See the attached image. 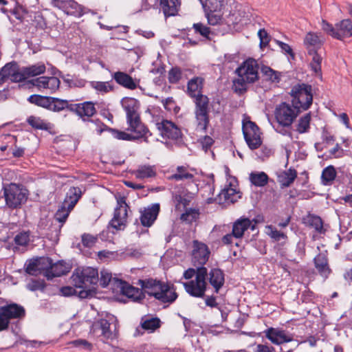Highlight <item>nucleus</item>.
Instances as JSON below:
<instances>
[{
	"label": "nucleus",
	"mask_w": 352,
	"mask_h": 352,
	"mask_svg": "<svg viewBox=\"0 0 352 352\" xmlns=\"http://www.w3.org/2000/svg\"><path fill=\"white\" fill-rule=\"evenodd\" d=\"M71 279L74 286L80 289L78 296L86 298L92 296L96 292L95 286L99 280L98 272L91 267L77 268L74 270Z\"/></svg>",
	"instance_id": "obj_1"
},
{
	"label": "nucleus",
	"mask_w": 352,
	"mask_h": 352,
	"mask_svg": "<svg viewBox=\"0 0 352 352\" xmlns=\"http://www.w3.org/2000/svg\"><path fill=\"white\" fill-rule=\"evenodd\" d=\"M139 283L148 296L163 303H172L177 298L173 285L152 278L140 280Z\"/></svg>",
	"instance_id": "obj_2"
},
{
	"label": "nucleus",
	"mask_w": 352,
	"mask_h": 352,
	"mask_svg": "<svg viewBox=\"0 0 352 352\" xmlns=\"http://www.w3.org/2000/svg\"><path fill=\"white\" fill-rule=\"evenodd\" d=\"M258 64L253 58H248L236 69L239 77L233 81L236 92L242 93L247 89L248 83H253L258 79Z\"/></svg>",
	"instance_id": "obj_3"
},
{
	"label": "nucleus",
	"mask_w": 352,
	"mask_h": 352,
	"mask_svg": "<svg viewBox=\"0 0 352 352\" xmlns=\"http://www.w3.org/2000/svg\"><path fill=\"white\" fill-rule=\"evenodd\" d=\"M193 102L196 129L206 133L210 124V99L207 96L203 95L193 98Z\"/></svg>",
	"instance_id": "obj_4"
},
{
	"label": "nucleus",
	"mask_w": 352,
	"mask_h": 352,
	"mask_svg": "<svg viewBox=\"0 0 352 352\" xmlns=\"http://www.w3.org/2000/svg\"><path fill=\"white\" fill-rule=\"evenodd\" d=\"M292 102L302 112L307 111L313 103L312 87L305 83H298L292 87L289 93Z\"/></svg>",
	"instance_id": "obj_5"
},
{
	"label": "nucleus",
	"mask_w": 352,
	"mask_h": 352,
	"mask_svg": "<svg viewBox=\"0 0 352 352\" xmlns=\"http://www.w3.org/2000/svg\"><path fill=\"white\" fill-rule=\"evenodd\" d=\"M81 190L78 187H72L69 189L64 201L58 208L54 216L55 219L61 223L60 227L66 221L70 212L81 197Z\"/></svg>",
	"instance_id": "obj_6"
},
{
	"label": "nucleus",
	"mask_w": 352,
	"mask_h": 352,
	"mask_svg": "<svg viewBox=\"0 0 352 352\" xmlns=\"http://www.w3.org/2000/svg\"><path fill=\"white\" fill-rule=\"evenodd\" d=\"M25 316V308L17 303L10 302L0 307V331L9 327L11 320L18 321Z\"/></svg>",
	"instance_id": "obj_7"
},
{
	"label": "nucleus",
	"mask_w": 352,
	"mask_h": 352,
	"mask_svg": "<svg viewBox=\"0 0 352 352\" xmlns=\"http://www.w3.org/2000/svg\"><path fill=\"white\" fill-rule=\"evenodd\" d=\"M301 111L292 102H283L277 104L274 116L277 122L283 127L290 126Z\"/></svg>",
	"instance_id": "obj_8"
},
{
	"label": "nucleus",
	"mask_w": 352,
	"mask_h": 352,
	"mask_svg": "<svg viewBox=\"0 0 352 352\" xmlns=\"http://www.w3.org/2000/svg\"><path fill=\"white\" fill-rule=\"evenodd\" d=\"M207 268L198 267L195 280L184 283L186 292L192 297L204 298L206 291Z\"/></svg>",
	"instance_id": "obj_9"
},
{
	"label": "nucleus",
	"mask_w": 352,
	"mask_h": 352,
	"mask_svg": "<svg viewBox=\"0 0 352 352\" xmlns=\"http://www.w3.org/2000/svg\"><path fill=\"white\" fill-rule=\"evenodd\" d=\"M3 195L6 205L10 208H16L26 201L27 190L19 185L10 184L3 188Z\"/></svg>",
	"instance_id": "obj_10"
},
{
	"label": "nucleus",
	"mask_w": 352,
	"mask_h": 352,
	"mask_svg": "<svg viewBox=\"0 0 352 352\" xmlns=\"http://www.w3.org/2000/svg\"><path fill=\"white\" fill-rule=\"evenodd\" d=\"M322 28L328 34L339 40L352 36V21L351 19H343L336 23L335 27L322 20Z\"/></svg>",
	"instance_id": "obj_11"
},
{
	"label": "nucleus",
	"mask_w": 352,
	"mask_h": 352,
	"mask_svg": "<svg viewBox=\"0 0 352 352\" xmlns=\"http://www.w3.org/2000/svg\"><path fill=\"white\" fill-rule=\"evenodd\" d=\"M242 129L245 140L251 150H255L261 146V133L254 122L250 120L243 122Z\"/></svg>",
	"instance_id": "obj_12"
},
{
	"label": "nucleus",
	"mask_w": 352,
	"mask_h": 352,
	"mask_svg": "<svg viewBox=\"0 0 352 352\" xmlns=\"http://www.w3.org/2000/svg\"><path fill=\"white\" fill-rule=\"evenodd\" d=\"M129 206L126 203L124 197H120L117 199V206L115 208L114 215L110 221V225L116 230H124L127 221L128 209Z\"/></svg>",
	"instance_id": "obj_13"
},
{
	"label": "nucleus",
	"mask_w": 352,
	"mask_h": 352,
	"mask_svg": "<svg viewBox=\"0 0 352 352\" xmlns=\"http://www.w3.org/2000/svg\"><path fill=\"white\" fill-rule=\"evenodd\" d=\"M8 80L14 82L23 81L22 67L20 68L16 62L6 64L0 70V85Z\"/></svg>",
	"instance_id": "obj_14"
},
{
	"label": "nucleus",
	"mask_w": 352,
	"mask_h": 352,
	"mask_svg": "<svg viewBox=\"0 0 352 352\" xmlns=\"http://www.w3.org/2000/svg\"><path fill=\"white\" fill-rule=\"evenodd\" d=\"M210 254V251L206 244L197 240L192 241V261L195 266L204 267Z\"/></svg>",
	"instance_id": "obj_15"
},
{
	"label": "nucleus",
	"mask_w": 352,
	"mask_h": 352,
	"mask_svg": "<svg viewBox=\"0 0 352 352\" xmlns=\"http://www.w3.org/2000/svg\"><path fill=\"white\" fill-rule=\"evenodd\" d=\"M129 125L128 130L133 133L134 140L142 138L145 142H148V135H151L148 128L142 122L140 116L126 120Z\"/></svg>",
	"instance_id": "obj_16"
},
{
	"label": "nucleus",
	"mask_w": 352,
	"mask_h": 352,
	"mask_svg": "<svg viewBox=\"0 0 352 352\" xmlns=\"http://www.w3.org/2000/svg\"><path fill=\"white\" fill-rule=\"evenodd\" d=\"M160 210L159 204H153L143 210H140V220L144 227H151L157 218Z\"/></svg>",
	"instance_id": "obj_17"
},
{
	"label": "nucleus",
	"mask_w": 352,
	"mask_h": 352,
	"mask_svg": "<svg viewBox=\"0 0 352 352\" xmlns=\"http://www.w3.org/2000/svg\"><path fill=\"white\" fill-rule=\"evenodd\" d=\"M157 129L162 136L171 140H178L182 136L180 129L173 122L164 120L157 123Z\"/></svg>",
	"instance_id": "obj_18"
},
{
	"label": "nucleus",
	"mask_w": 352,
	"mask_h": 352,
	"mask_svg": "<svg viewBox=\"0 0 352 352\" xmlns=\"http://www.w3.org/2000/svg\"><path fill=\"white\" fill-rule=\"evenodd\" d=\"M120 103L126 112V120H131L132 118L140 116L138 113L140 102L138 100L133 98L124 97L121 100Z\"/></svg>",
	"instance_id": "obj_19"
},
{
	"label": "nucleus",
	"mask_w": 352,
	"mask_h": 352,
	"mask_svg": "<svg viewBox=\"0 0 352 352\" xmlns=\"http://www.w3.org/2000/svg\"><path fill=\"white\" fill-rule=\"evenodd\" d=\"M112 78L120 86L134 90L138 87L139 80L133 79L130 75L123 72H116L112 74Z\"/></svg>",
	"instance_id": "obj_20"
},
{
	"label": "nucleus",
	"mask_w": 352,
	"mask_h": 352,
	"mask_svg": "<svg viewBox=\"0 0 352 352\" xmlns=\"http://www.w3.org/2000/svg\"><path fill=\"white\" fill-rule=\"evenodd\" d=\"M206 280L214 289V292L218 293L224 284V273L219 268H212L209 273L207 272Z\"/></svg>",
	"instance_id": "obj_21"
},
{
	"label": "nucleus",
	"mask_w": 352,
	"mask_h": 352,
	"mask_svg": "<svg viewBox=\"0 0 352 352\" xmlns=\"http://www.w3.org/2000/svg\"><path fill=\"white\" fill-rule=\"evenodd\" d=\"M248 228L254 230L255 226L252 223V221L248 218L241 217L233 223L232 235L236 239L241 238Z\"/></svg>",
	"instance_id": "obj_22"
},
{
	"label": "nucleus",
	"mask_w": 352,
	"mask_h": 352,
	"mask_svg": "<svg viewBox=\"0 0 352 352\" xmlns=\"http://www.w3.org/2000/svg\"><path fill=\"white\" fill-rule=\"evenodd\" d=\"M265 336L272 343L276 344H280L292 340V338L287 336L284 331L272 327L265 331Z\"/></svg>",
	"instance_id": "obj_23"
},
{
	"label": "nucleus",
	"mask_w": 352,
	"mask_h": 352,
	"mask_svg": "<svg viewBox=\"0 0 352 352\" xmlns=\"http://www.w3.org/2000/svg\"><path fill=\"white\" fill-rule=\"evenodd\" d=\"M111 323L107 319H100L93 325V331L98 333L99 336H102L104 339L109 340L113 338V333L110 328Z\"/></svg>",
	"instance_id": "obj_24"
},
{
	"label": "nucleus",
	"mask_w": 352,
	"mask_h": 352,
	"mask_svg": "<svg viewBox=\"0 0 352 352\" xmlns=\"http://www.w3.org/2000/svg\"><path fill=\"white\" fill-rule=\"evenodd\" d=\"M315 267L318 273L324 278H327L330 274L331 270L328 263L327 256L325 253H320L314 258Z\"/></svg>",
	"instance_id": "obj_25"
},
{
	"label": "nucleus",
	"mask_w": 352,
	"mask_h": 352,
	"mask_svg": "<svg viewBox=\"0 0 352 352\" xmlns=\"http://www.w3.org/2000/svg\"><path fill=\"white\" fill-rule=\"evenodd\" d=\"M204 79L201 77H195L188 82L187 94L192 98H197L199 96H203Z\"/></svg>",
	"instance_id": "obj_26"
},
{
	"label": "nucleus",
	"mask_w": 352,
	"mask_h": 352,
	"mask_svg": "<svg viewBox=\"0 0 352 352\" xmlns=\"http://www.w3.org/2000/svg\"><path fill=\"white\" fill-rule=\"evenodd\" d=\"M302 223L309 227L314 228L320 234H324L326 231L324 228L322 219L318 215L309 213L302 218Z\"/></svg>",
	"instance_id": "obj_27"
},
{
	"label": "nucleus",
	"mask_w": 352,
	"mask_h": 352,
	"mask_svg": "<svg viewBox=\"0 0 352 352\" xmlns=\"http://www.w3.org/2000/svg\"><path fill=\"white\" fill-rule=\"evenodd\" d=\"M160 8L165 16H175L180 6L179 0H160Z\"/></svg>",
	"instance_id": "obj_28"
},
{
	"label": "nucleus",
	"mask_w": 352,
	"mask_h": 352,
	"mask_svg": "<svg viewBox=\"0 0 352 352\" xmlns=\"http://www.w3.org/2000/svg\"><path fill=\"white\" fill-rule=\"evenodd\" d=\"M122 294L133 301H139L142 299V289L135 287L126 282L121 283Z\"/></svg>",
	"instance_id": "obj_29"
},
{
	"label": "nucleus",
	"mask_w": 352,
	"mask_h": 352,
	"mask_svg": "<svg viewBox=\"0 0 352 352\" xmlns=\"http://www.w3.org/2000/svg\"><path fill=\"white\" fill-rule=\"evenodd\" d=\"M46 67L43 63H38L35 65L22 67L23 80L38 75L43 74L45 72Z\"/></svg>",
	"instance_id": "obj_30"
},
{
	"label": "nucleus",
	"mask_w": 352,
	"mask_h": 352,
	"mask_svg": "<svg viewBox=\"0 0 352 352\" xmlns=\"http://www.w3.org/2000/svg\"><path fill=\"white\" fill-rule=\"evenodd\" d=\"M297 177V172L294 168L283 171L278 176V182L281 188L289 187Z\"/></svg>",
	"instance_id": "obj_31"
},
{
	"label": "nucleus",
	"mask_w": 352,
	"mask_h": 352,
	"mask_svg": "<svg viewBox=\"0 0 352 352\" xmlns=\"http://www.w3.org/2000/svg\"><path fill=\"white\" fill-rule=\"evenodd\" d=\"M219 199L227 203H234L240 197V192L236 191L234 188L227 187L223 188L219 195Z\"/></svg>",
	"instance_id": "obj_32"
},
{
	"label": "nucleus",
	"mask_w": 352,
	"mask_h": 352,
	"mask_svg": "<svg viewBox=\"0 0 352 352\" xmlns=\"http://www.w3.org/2000/svg\"><path fill=\"white\" fill-rule=\"evenodd\" d=\"M68 272L67 267L62 262L52 263L50 270L45 274L47 279L50 280L58 277Z\"/></svg>",
	"instance_id": "obj_33"
},
{
	"label": "nucleus",
	"mask_w": 352,
	"mask_h": 352,
	"mask_svg": "<svg viewBox=\"0 0 352 352\" xmlns=\"http://www.w3.org/2000/svg\"><path fill=\"white\" fill-rule=\"evenodd\" d=\"M336 170L333 166L329 165L322 170L321 175V182L323 185L332 184L336 177Z\"/></svg>",
	"instance_id": "obj_34"
},
{
	"label": "nucleus",
	"mask_w": 352,
	"mask_h": 352,
	"mask_svg": "<svg viewBox=\"0 0 352 352\" xmlns=\"http://www.w3.org/2000/svg\"><path fill=\"white\" fill-rule=\"evenodd\" d=\"M135 176L138 179L153 177L156 175L155 168L153 166L142 165L134 172Z\"/></svg>",
	"instance_id": "obj_35"
},
{
	"label": "nucleus",
	"mask_w": 352,
	"mask_h": 352,
	"mask_svg": "<svg viewBox=\"0 0 352 352\" xmlns=\"http://www.w3.org/2000/svg\"><path fill=\"white\" fill-rule=\"evenodd\" d=\"M205 12H220L223 6L224 0H199Z\"/></svg>",
	"instance_id": "obj_36"
},
{
	"label": "nucleus",
	"mask_w": 352,
	"mask_h": 352,
	"mask_svg": "<svg viewBox=\"0 0 352 352\" xmlns=\"http://www.w3.org/2000/svg\"><path fill=\"white\" fill-rule=\"evenodd\" d=\"M161 321L158 318H142L141 320V327L142 329L151 332H153L160 327Z\"/></svg>",
	"instance_id": "obj_37"
},
{
	"label": "nucleus",
	"mask_w": 352,
	"mask_h": 352,
	"mask_svg": "<svg viewBox=\"0 0 352 352\" xmlns=\"http://www.w3.org/2000/svg\"><path fill=\"white\" fill-rule=\"evenodd\" d=\"M269 177L264 172L252 173L250 175L251 183L258 187L265 186L268 182Z\"/></svg>",
	"instance_id": "obj_38"
},
{
	"label": "nucleus",
	"mask_w": 352,
	"mask_h": 352,
	"mask_svg": "<svg viewBox=\"0 0 352 352\" xmlns=\"http://www.w3.org/2000/svg\"><path fill=\"white\" fill-rule=\"evenodd\" d=\"M28 123L35 129L47 131L50 129V124L46 122L39 117L31 116L27 119Z\"/></svg>",
	"instance_id": "obj_39"
},
{
	"label": "nucleus",
	"mask_w": 352,
	"mask_h": 352,
	"mask_svg": "<svg viewBox=\"0 0 352 352\" xmlns=\"http://www.w3.org/2000/svg\"><path fill=\"white\" fill-rule=\"evenodd\" d=\"M78 111V116L81 118L83 116L91 117L96 113V109L92 102L80 103Z\"/></svg>",
	"instance_id": "obj_40"
},
{
	"label": "nucleus",
	"mask_w": 352,
	"mask_h": 352,
	"mask_svg": "<svg viewBox=\"0 0 352 352\" xmlns=\"http://www.w3.org/2000/svg\"><path fill=\"white\" fill-rule=\"evenodd\" d=\"M90 86L97 91L102 94H107L113 90V85L110 82H101V81H91Z\"/></svg>",
	"instance_id": "obj_41"
},
{
	"label": "nucleus",
	"mask_w": 352,
	"mask_h": 352,
	"mask_svg": "<svg viewBox=\"0 0 352 352\" xmlns=\"http://www.w3.org/2000/svg\"><path fill=\"white\" fill-rule=\"evenodd\" d=\"M311 119V117L310 113H307L302 116L298 120L296 131L300 133H307L310 127Z\"/></svg>",
	"instance_id": "obj_42"
},
{
	"label": "nucleus",
	"mask_w": 352,
	"mask_h": 352,
	"mask_svg": "<svg viewBox=\"0 0 352 352\" xmlns=\"http://www.w3.org/2000/svg\"><path fill=\"white\" fill-rule=\"evenodd\" d=\"M305 44L309 50H315L320 47V41L319 37L314 33H308L305 38Z\"/></svg>",
	"instance_id": "obj_43"
},
{
	"label": "nucleus",
	"mask_w": 352,
	"mask_h": 352,
	"mask_svg": "<svg viewBox=\"0 0 352 352\" xmlns=\"http://www.w3.org/2000/svg\"><path fill=\"white\" fill-rule=\"evenodd\" d=\"M30 231H21L18 232L14 238V244L21 247L28 246L30 240Z\"/></svg>",
	"instance_id": "obj_44"
},
{
	"label": "nucleus",
	"mask_w": 352,
	"mask_h": 352,
	"mask_svg": "<svg viewBox=\"0 0 352 352\" xmlns=\"http://www.w3.org/2000/svg\"><path fill=\"white\" fill-rule=\"evenodd\" d=\"M194 177L193 175L186 172V168L184 166H178L177 168V173L172 175L170 179H175L176 181H180L184 179H192Z\"/></svg>",
	"instance_id": "obj_45"
},
{
	"label": "nucleus",
	"mask_w": 352,
	"mask_h": 352,
	"mask_svg": "<svg viewBox=\"0 0 352 352\" xmlns=\"http://www.w3.org/2000/svg\"><path fill=\"white\" fill-rule=\"evenodd\" d=\"M309 54L312 55V60L310 63L311 69L315 73H318L321 71V62L322 58L317 54L315 50H309Z\"/></svg>",
	"instance_id": "obj_46"
},
{
	"label": "nucleus",
	"mask_w": 352,
	"mask_h": 352,
	"mask_svg": "<svg viewBox=\"0 0 352 352\" xmlns=\"http://www.w3.org/2000/svg\"><path fill=\"white\" fill-rule=\"evenodd\" d=\"M60 83V80L58 78L46 76L43 89L49 90L50 93H53L59 88Z\"/></svg>",
	"instance_id": "obj_47"
},
{
	"label": "nucleus",
	"mask_w": 352,
	"mask_h": 352,
	"mask_svg": "<svg viewBox=\"0 0 352 352\" xmlns=\"http://www.w3.org/2000/svg\"><path fill=\"white\" fill-rule=\"evenodd\" d=\"M195 33L199 34L202 37L210 40V34H212L210 29L201 23H194L192 25Z\"/></svg>",
	"instance_id": "obj_48"
},
{
	"label": "nucleus",
	"mask_w": 352,
	"mask_h": 352,
	"mask_svg": "<svg viewBox=\"0 0 352 352\" xmlns=\"http://www.w3.org/2000/svg\"><path fill=\"white\" fill-rule=\"evenodd\" d=\"M40 273L43 272V275L47 274L50 270L53 261L49 257H41L37 258Z\"/></svg>",
	"instance_id": "obj_49"
},
{
	"label": "nucleus",
	"mask_w": 352,
	"mask_h": 352,
	"mask_svg": "<svg viewBox=\"0 0 352 352\" xmlns=\"http://www.w3.org/2000/svg\"><path fill=\"white\" fill-rule=\"evenodd\" d=\"M199 217L198 210L190 208L186 210V212L182 214L181 219L188 223L195 221Z\"/></svg>",
	"instance_id": "obj_50"
},
{
	"label": "nucleus",
	"mask_w": 352,
	"mask_h": 352,
	"mask_svg": "<svg viewBox=\"0 0 352 352\" xmlns=\"http://www.w3.org/2000/svg\"><path fill=\"white\" fill-rule=\"evenodd\" d=\"M261 73L265 76L266 80L273 82L279 81L278 73L268 66H263L261 67Z\"/></svg>",
	"instance_id": "obj_51"
},
{
	"label": "nucleus",
	"mask_w": 352,
	"mask_h": 352,
	"mask_svg": "<svg viewBox=\"0 0 352 352\" xmlns=\"http://www.w3.org/2000/svg\"><path fill=\"white\" fill-rule=\"evenodd\" d=\"M50 111H60L65 109L67 107V100H61L56 98H52Z\"/></svg>",
	"instance_id": "obj_52"
},
{
	"label": "nucleus",
	"mask_w": 352,
	"mask_h": 352,
	"mask_svg": "<svg viewBox=\"0 0 352 352\" xmlns=\"http://www.w3.org/2000/svg\"><path fill=\"white\" fill-rule=\"evenodd\" d=\"M164 107L168 111L173 112L175 114H177L180 108L176 104L175 101L173 98H167L162 101Z\"/></svg>",
	"instance_id": "obj_53"
},
{
	"label": "nucleus",
	"mask_w": 352,
	"mask_h": 352,
	"mask_svg": "<svg viewBox=\"0 0 352 352\" xmlns=\"http://www.w3.org/2000/svg\"><path fill=\"white\" fill-rule=\"evenodd\" d=\"M208 22L210 25H215L221 23L222 16L220 12H206Z\"/></svg>",
	"instance_id": "obj_54"
},
{
	"label": "nucleus",
	"mask_w": 352,
	"mask_h": 352,
	"mask_svg": "<svg viewBox=\"0 0 352 352\" xmlns=\"http://www.w3.org/2000/svg\"><path fill=\"white\" fill-rule=\"evenodd\" d=\"M82 245L86 248L93 247L98 241L97 236H94L90 234L85 233L81 236Z\"/></svg>",
	"instance_id": "obj_55"
},
{
	"label": "nucleus",
	"mask_w": 352,
	"mask_h": 352,
	"mask_svg": "<svg viewBox=\"0 0 352 352\" xmlns=\"http://www.w3.org/2000/svg\"><path fill=\"white\" fill-rule=\"evenodd\" d=\"M109 131H111L114 138H116L118 140L128 141L134 140V137L133 134H130L124 131H121L114 129H109Z\"/></svg>",
	"instance_id": "obj_56"
},
{
	"label": "nucleus",
	"mask_w": 352,
	"mask_h": 352,
	"mask_svg": "<svg viewBox=\"0 0 352 352\" xmlns=\"http://www.w3.org/2000/svg\"><path fill=\"white\" fill-rule=\"evenodd\" d=\"M182 78V71L179 67H173L168 72V80L170 83H177Z\"/></svg>",
	"instance_id": "obj_57"
},
{
	"label": "nucleus",
	"mask_w": 352,
	"mask_h": 352,
	"mask_svg": "<svg viewBox=\"0 0 352 352\" xmlns=\"http://www.w3.org/2000/svg\"><path fill=\"white\" fill-rule=\"evenodd\" d=\"M111 278V273L107 270H102L100 272V278H99L98 281L100 282V285L102 286V287L104 288L109 285Z\"/></svg>",
	"instance_id": "obj_58"
},
{
	"label": "nucleus",
	"mask_w": 352,
	"mask_h": 352,
	"mask_svg": "<svg viewBox=\"0 0 352 352\" xmlns=\"http://www.w3.org/2000/svg\"><path fill=\"white\" fill-rule=\"evenodd\" d=\"M267 228L270 230L269 236L276 241L287 238V235L284 232L277 230L272 226H268Z\"/></svg>",
	"instance_id": "obj_59"
},
{
	"label": "nucleus",
	"mask_w": 352,
	"mask_h": 352,
	"mask_svg": "<svg viewBox=\"0 0 352 352\" xmlns=\"http://www.w3.org/2000/svg\"><path fill=\"white\" fill-rule=\"evenodd\" d=\"M25 272L33 276H36L38 273H40L38 264L37 259L34 261H30L26 266Z\"/></svg>",
	"instance_id": "obj_60"
},
{
	"label": "nucleus",
	"mask_w": 352,
	"mask_h": 352,
	"mask_svg": "<svg viewBox=\"0 0 352 352\" xmlns=\"http://www.w3.org/2000/svg\"><path fill=\"white\" fill-rule=\"evenodd\" d=\"M200 143L201 144L202 148L205 151H207L213 144L214 140L211 137L205 135L200 140Z\"/></svg>",
	"instance_id": "obj_61"
},
{
	"label": "nucleus",
	"mask_w": 352,
	"mask_h": 352,
	"mask_svg": "<svg viewBox=\"0 0 352 352\" xmlns=\"http://www.w3.org/2000/svg\"><path fill=\"white\" fill-rule=\"evenodd\" d=\"M72 344L76 347H80L87 350L91 349V344L85 340H76L72 342Z\"/></svg>",
	"instance_id": "obj_62"
},
{
	"label": "nucleus",
	"mask_w": 352,
	"mask_h": 352,
	"mask_svg": "<svg viewBox=\"0 0 352 352\" xmlns=\"http://www.w3.org/2000/svg\"><path fill=\"white\" fill-rule=\"evenodd\" d=\"M258 35L261 40V46L267 45L270 41L267 32L264 29H262L258 31Z\"/></svg>",
	"instance_id": "obj_63"
},
{
	"label": "nucleus",
	"mask_w": 352,
	"mask_h": 352,
	"mask_svg": "<svg viewBox=\"0 0 352 352\" xmlns=\"http://www.w3.org/2000/svg\"><path fill=\"white\" fill-rule=\"evenodd\" d=\"M45 77L46 76H41L34 79H32L31 80V83L36 87L38 89H43L45 87Z\"/></svg>",
	"instance_id": "obj_64"
}]
</instances>
